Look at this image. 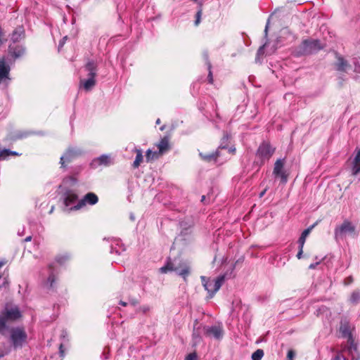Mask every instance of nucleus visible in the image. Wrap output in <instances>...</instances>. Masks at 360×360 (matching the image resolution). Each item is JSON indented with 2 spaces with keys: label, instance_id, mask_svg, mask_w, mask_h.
Here are the masks:
<instances>
[{
  "label": "nucleus",
  "instance_id": "obj_48",
  "mask_svg": "<svg viewBox=\"0 0 360 360\" xmlns=\"http://www.w3.org/2000/svg\"><path fill=\"white\" fill-rule=\"evenodd\" d=\"M348 335H349V340H351L352 342L353 340H352V337L351 333H348Z\"/></svg>",
  "mask_w": 360,
  "mask_h": 360
},
{
  "label": "nucleus",
  "instance_id": "obj_34",
  "mask_svg": "<svg viewBox=\"0 0 360 360\" xmlns=\"http://www.w3.org/2000/svg\"><path fill=\"white\" fill-rule=\"evenodd\" d=\"M55 281H56V276L53 273H51L48 278V281L50 283L51 288L53 287V283L55 282Z\"/></svg>",
  "mask_w": 360,
  "mask_h": 360
},
{
  "label": "nucleus",
  "instance_id": "obj_4",
  "mask_svg": "<svg viewBox=\"0 0 360 360\" xmlns=\"http://www.w3.org/2000/svg\"><path fill=\"white\" fill-rule=\"evenodd\" d=\"M285 163V159H278L274 163L273 170V174L276 177H279L283 184L288 182L289 176V173L284 169Z\"/></svg>",
  "mask_w": 360,
  "mask_h": 360
},
{
  "label": "nucleus",
  "instance_id": "obj_10",
  "mask_svg": "<svg viewBox=\"0 0 360 360\" xmlns=\"http://www.w3.org/2000/svg\"><path fill=\"white\" fill-rule=\"evenodd\" d=\"M25 54V48L22 45H9L8 47V57L12 60L13 63L19 58Z\"/></svg>",
  "mask_w": 360,
  "mask_h": 360
},
{
  "label": "nucleus",
  "instance_id": "obj_18",
  "mask_svg": "<svg viewBox=\"0 0 360 360\" xmlns=\"http://www.w3.org/2000/svg\"><path fill=\"white\" fill-rule=\"evenodd\" d=\"M335 65L336 70L340 72H346L347 68L350 67L349 63L341 56H337V62Z\"/></svg>",
  "mask_w": 360,
  "mask_h": 360
},
{
  "label": "nucleus",
  "instance_id": "obj_46",
  "mask_svg": "<svg viewBox=\"0 0 360 360\" xmlns=\"http://www.w3.org/2000/svg\"><path fill=\"white\" fill-rule=\"evenodd\" d=\"M6 264V262L0 261V269Z\"/></svg>",
  "mask_w": 360,
  "mask_h": 360
},
{
  "label": "nucleus",
  "instance_id": "obj_20",
  "mask_svg": "<svg viewBox=\"0 0 360 360\" xmlns=\"http://www.w3.org/2000/svg\"><path fill=\"white\" fill-rule=\"evenodd\" d=\"M319 221H316L314 224H313L311 226L308 227L307 229H305L301 234L298 243L300 246L304 247L306 238L309 235L312 229L318 224Z\"/></svg>",
  "mask_w": 360,
  "mask_h": 360
},
{
  "label": "nucleus",
  "instance_id": "obj_12",
  "mask_svg": "<svg viewBox=\"0 0 360 360\" xmlns=\"http://www.w3.org/2000/svg\"><path fill=\"white\" fill-rule=\"evenodd\" d=\"M98 198L94 193H88L86 194L82 200L79 201L77 205L74 207L75 210H79L83 206H84L86 203L89 205H95L98 202Z\"/></svg>",
  "mask_w": 360,
  "mask_h": 360
},
{
  "label": "nucleus",
  "instance_id": "obj_30",
  "mask_svg": "<svg viewBox=\"0 0 360 360\" xmlns=\"http://www.w3.org/2000/svg\"><path fill=\"white\" fill-rule=\"evenodd\" d=\"M264 356V351L261 349H257L252 354V360H261Z\"/></svg>",
  "mask_w": 360,
  "mask_h": 360
},
{
  "label": "nucleus",
  "instance_id": "obj_44",
  "mask_svg": "<svg viewBox=\"0 0 360 360\" xmlns=\"http://www.w3.org/2000/svg\"><path fill=\"white\" fill-rule=\"evenodd\" d=\"M266 191H267V189H266V188L264 189V190H263V191L259 193V198L263 197V196L264 195V194L266 193Z\"/></svg>",
  "mask_w": 360,
  "mask_h": 360
},
{
  "label": "nucleus",
  "instance_id": "obj_47",
  "mask_svg": "<svg viewBox=\"0 0 360 360\" xmlns=\"http://www.w3.org/2000/svg\"><path fill=\"white\" fill-rule=\"evenodd\" d=\"M32 240V236H27L25 239V241L27 242V241H30Z\"/></svg>",
  "mask_w": 360,
  "mask_h": 360
},
{
  "label": "nucleus",
  "instance_id": "obj_36",
  "mask_svg": "<svg viewBox=\"0 0 360 360\" xmlns=\"http://www.w3.org/2000/svg\"><path fill=\"white\" fill-rule=\"evenodd\" d=\"M185 360H197V355L195 352L191 353L186 357Z\"/></svg>",
  "mask_w": 360,
  "mask_h": 360
},
{
  "label": "nucleus",
  "instance_id": "obj_52",
  "mask_svg": "<svg viewBox=\"0 0 360 360\" xmlns=\"http://www.w3.org/2000/svg\"><path fill=\"white\" fill-rule=\"evenodd\" d=\"M314 267H315V265H314V264H311V265L309 266V268H310V269H313V268H314Z\"/></svg>",
  "mask_w": 360,
  "mask_h": 360
},
{
  "label": "nucleus",
  "instance_id": "obj_17",
  "mask_svg": "<svg viewBox=\"0 0 360 360\" xmlns=\"http://www.w3.org/2000/svg\"><path fill=\"white\" fill-rule=\"evenodd\" d=\"M25 37V30L22 26H18L13 31L11 34V40L15 43Z\"/></svg>",
  "mask_w": 360,
  "mask_h": 360
},
{
  "label": "nucleus",
  "instance_id": "obj_19",
  "mask_svg": "<svg viewBox=\"0 0 360 360\" xmlns=\"http://www.w3.org/2000/svg\"><path fill=\"white\" fill-rule=\"evenodd\" d=\"M356 153L352 162V173L356 175L360 172V150H356Z\"/></svg>",
  "mask_w": 360,
  "mask_h": 360
},
{
  "label": "nucleus",
  "instance_id": "obj_28",
  "mask_svg": "<svg viewBox=\"0 0 360 360\" xmlns=\"http://www.w3.org/2000/svg\"><path fill=\"white\" fill-rule=\"evenodd\" d=\"M206 65L208 70L207 81L210 84H212L214 83L213 75L212 71V65L207 56H206Z\"/></svg>",
  "mask_w": 360,
  "mask_h": 360
},
{
  "label": "nucleus",
  "instance_id": "obj_15",
  "mask_svg": "<svg viewBox=\"0 0 360 360\" xmlns=\"http://www.w3.org/2000/svg\"><path fill=\"white\" fill-rule=\"evenodd\" d=\"M84 69L89 72L88 77H96L98 69L97 61L94 60H89L84 65Z\"/></svg>",
  "mask_w": 360,
  "mask_h": 360
},
{
  "label": "nucleus",
  "instance_id": "obj_14",
  "mask_svg": "<svg viewBox=\"0 0 360 360\" xmlns=\"http://www.w3.org/2000/svg\"><path fill=\"white\" fill-rule=\"evenodd\" d=\"M158 148V154L162 156L164 153H167L170 150L169 138L168 136H165L162 138L158 143H157Z\"/></svg>",
  "mask_w": 360,
  "mask_h": 360
},
{
  "label": "nucleus",
  "instance_id": "obj_25",
  "mask_svg": "<svg viewBox=\"0 0 360 360\" xmlns=\"http://www.w3.org/2000/svg\"><path fill=\"white\" fill-rule=\"evenodd\" d=\"M160 156V154H158V151H152L151 150L148 149L146 151V158L147 162H150L154 160L158 159Z\"/></svg>",
  "mask_w": 360,
  "mask_h": 360
},
{
  "label": "nucleus",
  "instance_id": "obj_27",
  "mask_svg": "<svg viewBox=\"0 0 360 360\" xmlns=\"http://www.w3.org/2000/svg\"><path fill=\"white\" fill-rule=\"evenodd\" d=\"M202 15V3L198 2V9L195 14V20L194 22L195 26H198L201 22V17Z\"/></svg>",
  "mask_w": 360,
  "mask_h": 360
},
{
  "label": "nucleus",
  "instance_id": "obj_11",
  "mask_svg": "<svg viewBox=\"0 0 360 360\" xmlns=\"http://www.w3.org/2000/svg\"><path fill=\"white\" fill-rule=\"evenodd\" d=\"M176 268L175 271L186 281L187 277L191 274V267L183 259H178Z\"/></svg>",
  "mask_w": 360,
  "mask_h": 360
},
{
  "label": "nucleus",
  "instance_id": "obj_24",
  "mask_svg": "<svg viewBox=\"0 0 360 360\" xmlns=\"http://www.w3.org/2000/svg\"><path fill=\"white\" fill-rule=\"evenodd\" d=\"M22 154L19 153L16 151H12L9 149H2L0 150V160H6L8 156H20Z\"/></svg>",
  "mask_w": 360,
  "mask_h": 360
},
{
  "label": "nucleus",
  "instance_id": "obj_45",
  "mask_svg": "<svg viewBox=\"0 0 360 360\" xmlns=\"http://www.w3.org/2000/svg\"><path fill=\"white\" fill-rule=\"evenodd\" d=\"M120 304L123 307H126L127 305V303L124 301H120Z\"/></svg>",
  "mask_w": 360,
  "mask_h": 360
},
{
  "label": "nucleus",
  "instance_id": "obj_9",
  "mask_svg": "<svg viewBox=\"0 0 360 360\" xmlns=\"http://www.w3.org/2000/svg\"><path fill=\"white\" fill-rule=\"evenodd\" d=\"M205 335L208 338H214L216 340H221L224 336L223 326L220 324L204 327Z\"/></svg>",
  "mask_w": 360,
  "mask_h": 360
},
{
  "label": "nucleus",
  "instance_id": "obj_26",
  "mask_svg": "<svg viewBox=\"0 0 360 360\" xmlns=\"http://www.w3.org/2000/svg\"><path fill=\"white\" fill-rule=\"evenodd\" d=\"M349 301L352 304H356L360 301V291L359 290H354L349 299Z\"/></svg>",
  "mask_w": 360,
  "mask_h": 360
},
{
  "label": "nucleus",
  "instance_id": "obj_8",
  "mask_svg": "<svg viewBox=\"0 0 360 360\" xmlns=\"http://www.w3.org/2000/svg\"><path fill=\"white\" fill-rule=\"evenodd\" d=\"M275 149L273 148L270 143L267 142H263L259 146L257 150V156L262 161L268 160L272 156Z\"/></svg>",
  "mask_w": 360,
  "mask_h": 360
},
{
  "label": "nucleus",
  "instance_id": "obj_42",
  "mask_svg": "<svg viewBox=\"0 0 360 360\" xmlns=\"http://www.w3.org/2000/svg\"><path fill=\"white\" fill-rule=\"evenodd\" d=\"M8 354V351L4 349L0 348V359L4 357L5 355Z\"/></svg>",
  "mask_w": 360,
  "mask_h": 360
},
{
  "label": "nucleus",
  "instance_id": "obj_50",
  "mask_svg": "<svg viewBox=\"0 0 360 360\" xmlns=\"http://www.w3.org/2000/svg\"><path fill=\"white\" fill-rule=\"evenodd\" d=\"M205 199V195H202V198H201V201L203 202Z\"/></svg>",
  "mask_w": 360,
  "mask_h": 360
},
{
  "label": "nucleus",
  "instance_id": "obj_32",
  "mask_svg": "<svg viewBox=\"0 0 360 360\" xmlns=\"http://www.w3.org/2000/svg\"><path fill=\"white\" fill-rule=\"evenodd\" d=\"M68 258L69 257L67 255H60V256H57L56 257V260L58 263L63 264L68 259Z\"/></svg>",
  "mask_w": 360,
  "mask_h": 360
},
{
  "label": "nucleus",
  "instance_id": "obj_40",
  "mask_svg": "<svg viewBox=\"0 0 360 360\" xmlns=\"http://www.w3.org/2000/svg\"><path fill=\"white\" fill-rule=\"evenodd\" d=\"M150 308L148 306H142L139 308V311H142L143 313H146L148 311H149Z\"/></svg>",
  "mask_w": 360,
  "mask_h": 360
},
{
  "label": "nucleus",
  "instance_id": "obj_2",
  "mask_svg": "<svg viewBox=\"0 0 360 360\" xmlns=\"http://www.w3.org/2000/svg\"><path fill=\"white\" fill-rule=\"evenodd\" d=\"M225 275H221L214 281L206 280L205 276L201 277L202 285L205 289L208 292V298H212L215 293L220 289L225 280Z\"/></svg>",
  "mask_w": 360,
  "mask_h": 360
},
{
  "label": "nucleus",
  "instance_id": "obj_6",
  "mask_svg": "<svg viewBox=\"0 0 360 360\" xmlns=\"http://www.w3.org/2000/svg\"><path fill=\"white\" fill-rule=\"evenodd\" d=\"M11 332V340L15 347L22 346V343L25 342L27 339V334L23 328H13L10 330Z\"/></svg>",
  "mask_w": 360,
  "mask_h": 360
},
{
  "label": "nucleus",
  "instance_id": "obj_21",
  "mask_svg": "<svg viewBox=\"0 0 360 360\" xmlns=\"http://www.w3.org/2000/svg\"><path fill=\"white\" fill-rule=\"evenodd\" d=\"M80 84L85 91H89L96 85L95 77H88L87 79H82Z\"/></svg>",
  "mask_w": 360,
  "mask_h": 360
},
{
  "label": "nucleus",
  "instance_id": "obj_1",
  "mask_svg": "<svg viewBox=\"0 0 360 360\" xmlns=\"http://www.w3.org/2000/svg\"><path fill=\"white\" fill-rule=\"evenodd\" d=\"M22 316L20 309L17 306L9 307L6 306L0 312V334H4L7 329V323L14 322Z\"/></svg>",
  "mask_w": 360,
  "mask_h": 360
},
{
  "label": "nucleus",
  "instance_id": "obj_39",
  "mask_svg": "<svg viewBox=\"0 0 360 360\" xmlns=\"http://www.w3.org/2000/svg\"><path fill=\"white\" fill-rule=\"evenodd\" d=\"M5 34H4V30L1 29V27H0V45L1 44H3L4 42V37Z\"/></svg>",
  "mask_w": 360,
  "mask_h": 360
},
{
  "label": "nucleus",
  "instance_id": "obj_49",
  "mask_svg": "<svg viewBox=\"0 0 360 360\" xmlns=\"http://www.w3.org/2000/svg\"><path fill=\"white\" fill-rule=\"evenodd\" d=\"M161 122L160 120L158 118L157 120H156V124H160Z\"/></svg>",
  "mask_w": 360,
  "mask_h": 360
},
{
  "label": "nucleus",
  "instance_id": "obj_22",
  "mask_svg": "<svg viewBox=\"0 0 360 360\" xmlns=\"http://www.w3.org/2000/svg\"><path fill=\"white\" fill-rule=\"evenodd\" d=\"M78 198V196L76 193L72 191H68L66 193V196L64 200V204L65 206L68 207L73 204Z\"/></svg>",
  "mask_w": 360,
  "mask_h": 360
},
{
  "label": "nucleus",
  "instance_id": "obj_33",
  "mask_svg": "<svg viewBox=\"0 0 360 360\" xmlns=\"http://www.w3.org/2000/svg\"><path fill=\"white\" fill-rule=\"evenodd\" d=\"M354 282V278L352 276H349L346 277L343 281V284L345 285H349Z\"/></svg>",
  "mask_w": 360,
  "mask_h": 360
},
{
  "label": "nucleus",
  "instance_id": "obj_51",
  "mask_svg": "<svg viewBox=\"0 0 360 360\" xmlns=\"http://www.w3.org/2000/svg\"><path fill=\"white\" fill-rule=\"evenodd\" d=\"M165 126H162V127H160V129L161 131H163V130L165 129Z\"/></svg>",
  "mask_w": 360,
  "mask_h": 360
},
{
  "label": "nucleus",
  "instance_id": "obj_16",
  "mask_svg": "<svg viewBox=\"0 0 360 360\" xmlns=\"http://www.w3.org/2000/svg\"><path fill=\"white\" fill-rule=\"evenodd\" d=\"M177 259H174V261H172L171 258H168L166 264L160 269V271L162 274H166L168 271H175Z\"/></svg>",
  "mask_w": 360,
  "mask_h": 360
},
{
  "label": "nucleus",
  "instance_id": "obj_5",
  "mask_svg": "<svg viewBox=\"0 0 360 360\" xmlns=\"http://www.w3.org/2000/svg\"><path fill=\"white\" fill-rule=\"evenodd\" d=\"M321 49L320 41L316 39H305L300 46V50L302 54H311Z\"/></svg>",
  "mask_w": 360,
  "mask_h": 360
},
{
  "label": "nucleus",
  "instance_id": "obj_13",
  "mask_svg": "<svg viewBox=\"0 0 360 360\" xmlns=\"http://www.w3.org/2000/svg\"><path fill=\"white\" fill-rule=\"evenodd\" d=\"M77 155V153L73 148H68L60 159L61 167L66 168L67 164L71 162Z\"/></svg>",
  "mask_w": 360,
  "mask_h": 360
},
{
  "label": "nucleus",
  "instance_id": "obj_3",
  "mask_svg": "<svg viewBox=\"0 0 360 360\" xmlns=\"http://www.w3.org/2000/svg\"><path fill=\"white\" fill-rule=\"evenodd\" d=\"M355 226L348 220H345L341 225L335 227L334 231L335 238L336 240L342 239L347 233H354Z\"/></svg>",
  "mask_w": 360,
  "mask_h": 360
},
{
  "label": "nucleus",
  "instance_id": "obj_41",
  "mask_svg": "<svg viewBox=\"0 0 360 360\" xmlns=\"http://www.w3.org/2000/svg\"><path fill=\"white\" fill-rule=\"evenodd\" d=\"M299 248H300V250H299V252H298V253L297 255V259H300L302 258V253H303V247L300 246Z\"/></svg>",
  "mask_w": 360,
  "mask_h": 360
},
{
  "label": "nucleus",
  "instance_id": "obj_29",
  "mask_svg": "<svg viewBox=\"0 0 360 360\" xmlns=\"http://www.w3.org/2000/svg\"><path fill=\"white\" fill-rule=\"evenodd\" d=\"M136 158L133 163L134 168H138L140 166L141 163L143 162V155L141 150L136 149Z\"/></svg>",
  "mask_w": 360,
  "mask_h": 360
},
{
  "label": "nucleus",
  "instance_id": "obj_23",
  "mask_svg": "<svg viewBox=\"0 0 360 360\" xmlns=\"http://www.w3.org/2000/svg\"><path fill=\"white\" fill-rule=\"evenodd\" d=\"M200 156L201 157V158L207 162H211V161H214L216 162L218 157L219 156V152L217 150L215 152H212L210 154H203V153H200Z\"/></svg>",
  "mask_w": 360,
  "mask_h": 360
},
{
  "label": "nucleus",
  "instance_id": "obj_35",
  "mask_svg": "<svg viewBox=\"0 0 360 360\" xmlns=\"http://www.w3.org/2000/svg\"><path fill=\"white\" fill-rule=\"evenodd\" d=\"M332 360H345V358L343 356L342 352H338Z\"/></svg>",
  "mask_w": 360,
  "mask_h": 360
},
{
  "label": "nucleus",
  "instance_id": "obj_31",
  "mask_svg": "<svg viewBox=\"0 0 360 360\" xmlns=\"http://www.w3.org/2000/svg\"><path fill=\"white\" fill-rule=\"evenodd\" d=\"M99 165H108L110 162L109 157L107 155H101L97 159Z\"/></svg>",
  "mask_w": 360,
  "mask_h": 360
},
{
  "label": "nucleus",
  "instance_id": "obj_7",
  "mask_svg": "<svg viewBox=\"0 0 360 360\" xmlns=\"http://www.w3.org/2000/svg\"><path fill=\"white\" fill-rule=\"evenodd\" d=\"M12 64V60L8 56L0 58V84L6 79H10L11 65Z\"/></svg>",
  "mask_w": 360,
  "mask_h": 360
},
{
  "label": "nucleus",
  "instance_id": "obj_38",
  "mask_svg": "<svg viewBox=\"0 0 360 360\" xmlns=\"http://www.w3.org/2000/svg\"><path fill=\"white\" fill-rule=\"evenodd\" d=\"M59 354L61 358L65 356V349L63 344H60L59 346Z\"/></svg>",
  "mask_w": 360,
  "mask_h": 360
},
{
  "label": "nucleus",
  "instance_id": "obj_43",
  "mask_svg": "<svg viewBox=\"0 0 360 360\" xmlns=\"http://www.w3.org/2000/svg\"><path fill=\"white\" fill-rule=\"evenodd\" d=\"M130 303L131 305L136 306V304H139V301L136 299H134V300H131Z\"/></svg>",
  "mask_w": 360,
  "mask_h": 360
},
{
  "label": "nucleus",
  "instance_id": "obj_37",
  "mask_svg": "<svg viewBox=\"0 0 360 360\" xmlns=\"http://www.w3.org/2000/svg\"><path fill=\"white\" fill-rule=\"evenodd\" d=\"M295 355V354L293 350H291V349L289 350L288 352V354H287V357H288L287 360H293Z\"/></svg>",
  "mask_w": 360,
  "mask_h": 360
}]
</instances>
